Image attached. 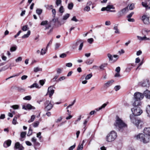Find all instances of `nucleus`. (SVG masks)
<instances>
[{
	"instance_id": "nucleus-47",
	"label": "nucleus",
	"mask_w": 150,
	"mask_h": 150,
	"mask_svg": "<svg viewBox=\"0 0 150 150\" xmlns=\"http://www.w3.org/2000/svg\"><path fill=\"white\" fill-rule=\"evenodd\" d=\"M93 62V60L88 59L86 61V63L87 64H90L92 63Z\"/></svg>"
},
{
	"instance_id": "nucleus-51",
	"label": "nucleus",
	"mask_w": 150,
	"mask_h": 150,
	"mask_svg": "<svg viewBox=\"0 0 150 150\" xmlns=\"http://www.w3.org/2000/svg\"><path fill=\"white\" fill-rule=\"evenodd\" d=\"M90 7L88 6H86L84 9V10L85 11H90Z\"/></svg>"
},
{
	"instance_id": "nucleus-25",
	"label": "nucleus",
	"mask_w": 150,
	"mask_h": 150,
	"mask_svg": "<svg viewBox=\"0 0 150 150\" xmlns=\"http://www.w3.org/2000/svg\"><path fill=\"white\" fill-rule=\"evenodd\" d=\"M26 134V132H23L21 133V138L20 139V140L21 141H23V140L22 139V138H24Z\"/></svg>"
},
{
	"instance_id": "nucleus-23",
	"label": "nucleus",
	"mask_w": 150,
	"mask_h": 150,
	"mask_svg": "<svg viewBox=\"0 0 150 150\" xmlns=\"http://www.w3.org/2000/svg\"><path fill=\"white\" fill-rule=\"evenodd\" d=\"M47 49L46 48H42L41 51L40 55H43L45 54L46 52L47 51Z\"/></svg>"
},
{
	"instance_id": "nucleus-15",
	"label": "nucleus",
	"mask_w": 150,
	"mask_h": 150,
	"mask_svg": "<svg viewBox=\"0 0 150 150\" xmlns=\"http://www.w3.org/2000/svg\"><path fill=\"white\" fill-rule=\"evenodd\" d=\"M142 86L144 87H149L150 86L149 80H144L142 83Z\"/></svg>"
},
{
	"instance_id": "nucleus-12",
	"label": "nucleus",
	"mask_w": 150,
	"mask_h": 150,
	"mask_svg": "<svg viewBox=\"0 0 150 150\" xmlns=\"http://www.w3.org/2000/svg\"><path fill=\"white\" fill-rule=\"evenodd\" d=\"M14 149H18V150H23L24 149V147L19 142H17L15 144Z\"/></svg>"
},
{
	"instance_id": "nucleus-4",
	"label": "nucleus",
	"mask_w": 150,
	"mask_h": 150,
	"mask_svg": "<svg viewBox=\"0 0 150 150\" xmlns=\"http://www.w3.org/2000/svg\"><path fill=\"white\" fill-rule=\"evenodd\" d=\"M134 96L135 100L133 103L134 105H141L140 100L143 98L144 95L141 93L137 92L134 93Z\"/></svg>"
},
{
	"instance_id": "nucleus-14",
	"label": "nucleus",
	"mask_w": 150,
	"mask_h": 150,
	"mask_svg": "<svg viewBox=\"0 0 150 150\" xmlns=\"http://www.w3.org/2000/svg\"><path fill=\"white\" fill-rule=\"evenodd\" d=\"M128 11V6L126 7L125 8L122 9L120 11L118 12V13L120 15L122 16L123 14L126 13Z\"/></svg>"
},
{
	"instance_id": "nucleus-10",
	"label": "nucleus",
	"mask_w": 150,
	"mask_h": 150,
	"mask_svg": "<svg viewBox=\"0 0 150 150\" xmlns=\"http://www.w3.org/2000/svg\"><path fill=\"white\" fill-rule=\"evenodd\" d=\"M54 90L53 89V86H50L48 87L47 94L49 95L50 98H51L54 93Z\"/></svg>"
},
{
	"instance_id": "nucleus-40",
	"label": "nucleus",
	"mask_w": 150,
	"mask_h": 150,
	"mask_svg": "<svg viewBox=\"0 0 150 150\" xmlns=\"http://www.w3.org/2000/svg\"><path fill=\"white\" fill-rule=\"evenodd\" d=\"M48 21H42L40 24L41 25H46L48 24Z\"/></svg>"
},
{
	"instance_id": "nucleus-34",
	"label": "nucleus",
	"mask_w": 150,
	"mask_h": 150,
	"mask_svg": "<svg viewBox=\"0 0 150 150\" xmlns=\"http://www.w3.org/2000/svg\"><path fill=\"white\" fill-rule=\"evenodd\" d=\"M129 6V9L130 10H133L134 8V4L133 3L131 4L129 6H128V7Z\"/></svg>"
},
{
	"instance_id": "nucleus-16",
	"label": "nucleus",
	"mask_w": 150,
	"mask_h": 150,
	"mask_svg": "<svg viewBox=\"0 0 150 150\" xmlns=\"http://www.w3.org/2000/svg\"><path fill=\"white\" fill-rule=\"evenodd\" d=\"M144 133L147 136H150V127L145 128L143 131Z\"/></svg>"
},
{
	"instance_id": "nucleus-38",
	"label": "nucleus",
	"mask_w": 150,
	"mask_h": 150,
	"mask_svg": "<svg viewBox=\"0 0 150 150\" xmlns=\"http://www.w3.org/2000/svg\"><path fill=\"white\" fill-rule=\"evenodd\" d=\"M73 7V3H69L68 4V8L70 10H71V9H72Z\"/></svg>"
},
{
	"instance_id": "nucleus-5",
	"label": "nucleus",
	"mask_w": 150,
	"mask_h": 150,
	"mask_svg": "<svg viewBox=\"0 0 150 150\" xmlns=\"http://www.w3.org/2000/svg\"><path fill=\"white\" fill-rule=\"evenodd\" d=\"M117 137L116 132L114 131H111L107 135L106 141L108 142H111L115 140Z\"/></svg>"
},
{
	"instance_id": "nucleus-59",
	"label": "nucleus",
	"mask_w": 150,
	"mask_h": 150,
	"mask_svg": "<svg viewBox=\"0 0 150 150\" xmlns=\"http://www.w3.org/2000/svg\"><path fill=\"white\" fill-rule=\"evenodd\" d=\"M28 77V76L26 75L23 76L21 77V79L22 80H24L26 79Z\"/></svg>"
},
{
	"instance_id": "nucleus-32",
	"label": "nucleus",
	"mask_w": 150,
	"mask_h": 150,
	"mask_svg": "<svg viewBox=\"0 0 150 150\" xmlns=\"http://www.w3.org/2000/svg\"><path fill=\"white\" fill-rule=\"evenodd\" d=\"M107 11H110V9H114V7L112 5H108L106 7Z\"/></svg>"
},
{
	"instance_id": "nucleus-9",
	"label": "nucleus",
	"mask_w": 150,
	"mask_h": 150,
	"mask_svg": "<svg viewBox=\"0 0 150 150\" xmlns=\"http://www.w3.org/2000/svg\"><path fill=\"white\" fill-rule=\"evenodd\" d=\"M142 19L144 24L148 25L150 24L149 17L145 15H143L142 17Z\"/></svg>"
},
{
	"instance_id": "nucleus-33",
	"label": "nucleus",
	"mask_w": 150,
	"mask_h": 150,
	"mask_svg": "<svg viewBox=\"0 0 150 150\" xmlns=\"http://www.w3.org/2000/svg\"><path fill=\"white\" fill-rule=\"evenodd\" d=\"M31 99V97L30 96H25L23 98V99L25 100H30Z\"/></svg>"
},
{
	"instance_id": "nucleus-52",
	"label": "nucleus",
	"mask_w": 150,
	"mask_h": 150,
	"mask_svg": "<svg viewBox=\"0 0 150 150\" xmlns=\"http://www.w3.org/2000/svg\"><path fill=\"white\" fill-rule=\"evenodd\" d=\"M51 27V26L50 24H48L47 25L45 26V30H47L49 29Z\"/></svg>"
},
{
	"instance_id": "nucleus-53",
	"label": "nucleus",
	"mask_w": 150,
	"mask_h": 150,
	"mask_svg": "<svg viewBox=\"0 0 150 150\" xmlns=\"http://www.w3.org/2000/svg\"><path fill=\"white\" fill-rule=\"evenodd\" d=\"M120 86L119 85L115 86L114 87V89L116 91L119 90L120 88Z\"/></svg>"
},
{
	"instance_id": "nucleus-28",
	"label": "nucleus",
	"mask_w": 150,
	"mask_h": 150,
	"mask_svg": "<svg viewBox=\"0 0 150 150\" xmlns=\"http://www.w3.org/2000/svg\"><path fill=\"white\" fill-rule=\"evenodd\" d=\"M35 87L37 88H40V87H39L38 84L37 83H34L33 85H31L29 87H30L31 88H32Z\"/></svg>"
},
{
	"instance_id": "nucleus-49",
	"label": "nucleus",
	"mask_w": 150,
	"mask_h": 150,
	"mask_svg": "<svg viewBox=\"0 0 150 150\" xmlns=\"http://www.w3.org/2000/svg\"><path fill=\"white\" fill-rule=\"evenodd\" d=\"M88 42L90 44H92L94 41V40L93 38H91L88 39Z\"/></svg>"
},
{
	"instance_id": "nucleus-29",
	"label": "nucleus",
	"mask_w": 150,
	"mask_h": 150,
	"mask_svg": "<svg viewBox=\"0 0 150 150\" xmlns=\"http://www.w3.org/2000/svg\"><path fill=\"white\" fill-rule=\"evenodd\" d=\"M29 28L28 25H25L23 26L22 28V30L23 31H25L28 30Z\"/></svg>"
},
{
	"instance_id": "nucleus-58",
	"label": "nucleus",
	"mask_w": 150,
	"mask_h": 150,
	"mask_svg": "<svg viewBox=\"0 0 150 150\" xmlns=\"http://www.w3.org/2000/svg\"><path fill=\"white\" fill-rule=\"evenodd\" d=\"M127 20L128 21L130 22H134L135 21L134 18H127Z\"/></svg>"
},
{
	"instance_id": "nucleus-24",
	"label": "nucleus",
	"mask_w": 150,
	"mask_h": 150,
	"mask_svg": "<svg viewBox=\"0 0 150 150\" xmlns=\"http://www.w3.org/2000/svg\"><path fill=\"white\" fill-rule=\"evenodd\" d=\"M30 34V31L29 30L28 31L27 33L26 34H24L23 35L22 38H27L29 37V36Z\"/></svg>"
},
{
	"instance_id": "nucleus-45",
	"label": "nucleus",
	"mask_w": 150,
	"mask_h": 150,
	"mask_svg": "<svg viewBox=\"0 0 150 150\" xmlns=\"http://www.w3.org/2000/svg\"><path fill=\"white\" fill-rule=\"evenodd\" d=\"M17 119V117H15L12 121V123L14 125H16V124L17 121L16 119Z\"/></svg>"
},
{
	"instance_id": "nucleus-63",
	"label": "nucleus",
	"mask_w": 150,
	"mask_h": 150,
	"mask_svg": "<svg viewBox=\"0 0 150 150\" xmlns=\"http://www.w3.org/2000/svg\"><path fill=\"white\" fill-rule=\"evenodd\" d=\"M66 56H67V54H66L62 53L60 55V57L61 58H64V57H66Z\"/></svg>"
},
{
	"instance_id": "nucleus-57",
	"label": "nucleus",
	"mask_w": 150,
	"mask_h": 150,
	"mask_svg": "<svg viewBox=\"0 0 150 150\" xmlns=\"http://www.w3.org/2000/svg\"><path fill=\"white\" fill-rule=\"evenodd\" d=\"M134 14V12H132L129 14L127 16V18H131L133 15Z\"/></svg>"
},
{
	"instance_id": "nucleus-44",
	"label": "nucleus",
	"mask_w": 150,
	"mask_h": 150,
	"mask_svg": "<svg viewBox=\"0 0 150 150\" xmlns=\"http://www.w3.org/2000/svg\"><path fill=\"white\" fill-rule=\"evenodd\" d=\"M16 49L17 47L16 46L12 47L10 48V50L11 52H12L16 51Z\"/></svg>"
},
{
	"instance_id": "nucleus-21",
	"label": "nucleus",
	"mask_w": 150,
	"mask_h": 150,
	"mask_svg": "<svg viewBox=\"0 0 150 150\" xmlns=\"http://www.w3.org/2000/svg\"><path fill=\"white\" fill-rule=\"evenodd\" d=\"M107 103H105L99 108H96V110L97 111H98L102 109H103L105 108V107L107 106Z\"/></svg>"
},
{
	"instance_id": "nucleus-31",
	"label": "nucleus",
	"mask_w": 150,
	"mask_h": 150,
	"mask_svg": "<svg viewBox=\"0 0 150 150\" xmlns=\"http://www.w3.org/2000/svg\"><path fill=\"white\" fill-rule=\"evenodd\" d=\"M137 38L138 39L140 40H145V39L146 38V37L145 36L143 37H142L139 36H137Z\"/></svg>"
},
{
	"instance_id": "nucleus-60",
	"label": "nucleus",
	"mask_w": 150,
	"mask_h": 150,
	"mask_svg": "<svg viewBox=\"0 0 150 150\" xmlns=\"http://www.w3.org/2000/svg\"><path fill=\"white\" fill-rule=\"evenodd\" d=\"M76 146V144H75L73 145L70 146L69 148V150H72Z\"/></svg>"
},
{
	"instance_id": "nucleus-20",
	"label": "nucleus",
	"mask_w": 150,
	"mask_h": 150,
	"mask_svg": "<svg viewBox=\"0 0 150 150\" xmlns=\"http://www.w3.org/2000/svg\"><path fill=\"white\" fill-rule=\"evenodd\" d=\"M113 29L115 30L114 32L115 33L119 34L120 33V31L118 28L117 26V25H114Z\"/></svg>"
},
{
	"instance_id": "nucleus-36",
	"label": "nucleus",
	"mask_w": 150,
	"mask_h": 150,
	"mask_svg": "<svg viewBox=\"0 0 150 150\" xmlns=\"http://www.w3.org/2000/svg\"><path fill=\"white\" fill-rule=\"evenodd\" d=\"M70 14H69L67 13L65 15H64L63 17V20H66L69 16Z\"/></svg>"
},
{
	"instance_id": "nucleus-62",
	"label": "nucleus",
	"mask_w": 150,
	"mask_h": 150,
	"mask_svg": "<svg viewBox=\"0 0 150 150\" xmlns=\"http://www.w3.org/2000/svg\"><path fill=\"white\" fill-rule=\"evenodd\" d=\"M71 20L72 21H74L75 22H77L79 21L76 18V17L75 16H74L71 19Z\"/></svg>"
},
{
	"instance_id": "nucleus-50",
	"label": "nucleus",
	"mask_w": 150,
	"mask_h": 150,
	"mask_svg": "<svg viewBox=\"0 0 150 150\" xmlns=\"http://www.w3.org/2000/svg\"><path fill=\"white\" fill-rule=\"evenodd\" d=\"M42 70V69H40L38 67H35L34 69V71L35 72H37L39 71H40Z\"/></svg>"
},
{
	"instance_id": "nucleus-48",
	"label": "nucleus",
	"mask_w": 150,
	"mask_h": 150,
	"mask_svg": "<svg viewBox=\"0 0 150 150\" xmlns=\"http://www.w3.org/2000/svg\"><path fill=\"white\" fill-rule=\"evenodd\" d=\"M39 124V122L38 121H36V122H34L33 124V125L34 127H37L38 126Z\"/></svg>"
},
{
	"instance_id": "nucleus-8",
	"label": "nucleus",
	"mask_w": 150,
	"mask_h": 150,
	"mask_svg": "<svg viewBox=\"0 0 150 150\" xmlns=\"http://www.w3.org/2000/svg\"><path fill=\"white\" fill-rule=\"evenodd\" d=\"M44 105L45 110L47 111H49L52 108L54 104L51 100L50 101L47 100L45 103Z\"/></svg>"
},
{
	"instance_id": "nucleus-26",
	"label": "nucleus",
	"mask_w": 150,
	"mask_h": 150,
	"mask_svg": "<svg viewBox=\"0 0 150 150\" xmlns=\"http://www.w3.org/2000/svg\"><path fill=\"white\" fill-rule=\"evenodd\" d=\"M146 111L148 115V116H150V105H148L147 106L146 108Z\"/></svg>"
},
{
	"instance_id": "nucleus-7",
	"label": "nucleus",
	"mask_w": 150,
	"mask_h": 150,
	"mask_svg": "<svg viewBox=\"0 0 150 150\" xmlns=\"http://www.w3.org/2000/svg\"><path fill=\"white\" fill-rule=\"evenodd\" d=\"M83 40L81 39H79L76 42L73 43V46L74 47V48H75L79 45L78 50L79 51H81L82 50L83 46Z\"/></svg>"
},
{
	"instance_id": "nucleus-13",
	"label": "nucleus",
	"mask_w": 150,
	"mask_h": 150,
	"mask_svg": "<svg viewBox=\"0 0 150 150\" xmlns=\"http://www.w3.org/2000/svg\"><path fill=\"white\" fill-rule=\"evenodd\" d=\"M11 143V140L8 139L4 142L3 146L5 148H7L10 146Z\"/></svg>"
},
{
	"instance_id": "nucleus-56",
	"label": "nucleus",
	"mask_w": 150,
	"mask_h": 150,
	"mask_svg": "<svg viewBox=\"0 0 150 150\" xmlns=\"http://www.w3.org/2000/svg\"><path fill=\"white\" fill-rule=\"evenodd\" d=\"M41 132H39L37 134V137H38L39 139H40L42 137L41 136Z\"/></svg>"
},
{
	"instance_id": "nucleus-54",
	"label": "nucleus",
	"mask_w": 150,
	"mask_h": 150,
	"mask_svg": "<svg viewBox=\"0 0 150 150\" xmlns=\"http://www.w3.org/2000/svg\"><path fill=\"white\" fill-rule=\"evenodd\" d=\"M12 107L14 109H18L19 105H14L12 106Z\"/></svg>"
},
{
	"instance_id": "nucleus-43",
	"label": "nucleus",
	"mask_w": 150,
	"mask_h": 150,
	"mask_svg": "<svg viewBox=\"0 0 150 150\" xmlns=\"http://www.w3.org/2000/svg\"><path fill=\"white\" fill-rule=\"evenodd\" d=\"M59 11L61 13H63L64 12V8L63 6H61L59 9Z\"/></svg>"
},
{
	"instance_id": "nucleus-18",
	"label": "nucleus",
	"mask_w": 150,
	"mask_h": 150,
	"mask_svg": "<svg viewBox=\"0 0 150 150\" xmlns=\"http://www.w3.org/2000/svg\"><path fill=\"white\" fill-rule=\"evenodd\" d=\"M143 95L147 98L150 99V91L146 90L144 92Z\"/></svg>"
},
{
	"instance_id": "nucleus-30",
	"label": "nucleus",
	"mask_w": 150,
	"mask_h": 150,
	"mask_svg": "<svg viewBox=\"0 0 150 150\" xmlns=\"http://www.w3.org/2000/svg\"><path fill=\"white\" fill-rule=\"evenodd\" d=\"M55 4L57 6L61 5L62 4L61 0H56L55 1Z\"/></svg>"
},
{
	"instance_id": "nucleus-42",
	"label": "nucleus",
	"mask_w": 150,
	"mask_h": 150,
	"mask_svg": "<svg viewBox=\"0 0 150 150\" xmlns=\"http://www.w3.org/2000/svg\"><path fill=\"white\" fill-rule=\"evenodd\" d=\"M83 146L80 144H79L78 146L77 150H82L83 149Z\"/></svg>"
},
{
	"instance_id": "nucleus-61",
	"label": "nucleus",
	"mask_w": 150,
	"mask_h": 150,
	"mask_svg": "<svg viewBox=\"0 0 150 150\" xmlns=\"http://www.w3.org/2000/svg\"><path fill=\"white\" fill-rule=\"evenodd\" d=\"M60 45V44L59 43H57L55 44V49L56 50L59 47Z\"/></svg>"
},
{
	"instance_id": "nucleus-19",
	"label": "nucleus",
	"mask_w": 150,
	"mask_h": 150,
	"mask_svg": "<svg viewBox=\"0 0 150 150\" xmlns=\"http://www.w3.org/2000/svg\"><path fill=\"white\" fill-rule=\"evenodd\" d=\"M107 56L109 58V60L110 61H112L113 60V57L114 58H116L118 57V56L116 55H114L112 56V55L110 53L108 54Z\"/></svg>"
},
{
	"instance_id": "nucleus-17",
	"label": "nucleus",
	"mask_w": 150,
	"mask_h": 150,
	"mask_svg": "<svg viewBox=\"0 0 150 150\" xmlns=\"http://www.w3.org/2000/svg\"><path fill=\"white\" fill-rule=\"evenodd\" d=\"M114 82V81L113 80L108 81L104 84V87L106 88H107L109 87L112 85Z\"/></svg>"
},
{
	"instance_id": "nucleus-11",
	"label": "nucleus",
	"mask_w": 150,
	"mask_h": 150,
	"mask_svg": "<svg viewBox=\"0 0 150 150\" xmlns=\"http://www.w3.org/2000/svg\"><path fill=\"white\" fill-rule=\"evenodd\" d=\"M22 108L25 110H34L35 109L34 107L32 106L30 104H28L26 105H23Z\"/></svg>"
},
{
	"instance_id": "nucleus-3",
	"label": "nucleus",
	"mask_w": 150,
	"mask_h": 150,
	"mask_svg": "<svg viewBox=\"0 0 150 150\" xmlns=\"http://www.w3.org/2000/svg\"><path fill=\"white\" fill-rule=\"evenodd\" d=\"M135 137L137 139L144 143L149 142L150 140V137H149L143 133L139 134L136 135Z\"/></svg>"
},
{
	"instance_id": "nucleus-22",
	"label": "nucleus",
	"mask_w": 150,
	"mask_h": 150,
	"mask_svg": "<svg viewBox=\"0 0 150 150\" xmlns=\"http://www.w3.org/2000/svg\"><path fill=\"white\" fill-rule=\"evenodd\" d=\"M142 6L146 8V9H150V6H148L147 3L145 2H142Z\"/></svg>"
},
{
	"instance_id": "nucleus-39",
	"label": "nucleus",
	"mask_w": 150,
	"mask_h": 150,
	"mask_svg": "<svg viewBox=\"0 0 150 150\" xmlns=\"http://www.w3.org/2000/svg\"><path fill=\"white\" fill-rule=\"evenodd\" d=\"M36 12L38 15H40L42 13V10L40 9H37L36 10Z\"/></svg>"
},
{
	"instance_id": "nucleus-37",
	"label": "nucleus",
	"mask_w": 150,
	"mask_h": 150,
	"mask_svg": "<svg viewBox=\"0 0 150 150\" xmlns=\"http://www.w3.org/2000/svg\"><path fill=\"white\" fill-rule=\"evenodd\" d=\"M35 118V116L34 115H32L31 117V119L28 121V122H32L34 120Z\"/></svg>"
},
{
	"instance_id": "nucleus-55",
	"label": "nucleus",
	"mask_w": 150,
	"mask_h": 150,
	"mask_svg": "<svg viewBox=\"0 0 150 150\" xmlns=\"http://www.w3.org/2000/svg\"><path fill=\"white\" fill-rule=\"evenodd\" d=\"M22 60V58L21 57H18L17 59H16V62L21 61Z\"/></svg>"
},
{
	"instance_id": "nucleus-64",
	"label": "nucleus",
	"mask_w": 150,
	"mask_h": 150,
	"mask_svg": "<svg viewBox=\"0 0 150 150\" xmlns=\"http://www.w3.org/2000/svg\"><path fill=\"white\" fill-rule=\"evenodd\" d=\"M142 54V51L139 50L137 52L136 54L137 56H139Z\"/></svg>"
},
{
	"instance_id": "nucleus-46",
	"label": "nucleus",
	"mask_w": 150,
	"mask_h": 150,
	"mask_svg": "<svg viewBox=\"0 0 150 150\" xmlns=\"http://www.w3.org/2000/svg\"><path fill=\"white\" fill-rule=\"evenodd\" d=\"M66 79V77L64 76H62L61 77L58 79L57 81H61L62 80H63L65 79Z\"/></svg>"
},
{
	"instance_id": "nucleus-2",
	"label": "nucleus",
	"mask_w": 150,
	"mask_h": 150,
	"mask_svg": "<svg viewBox=\"0 0 150 150\" xmlns=\"http://www.w3.org/2000/svg\"><path fill=\"white\" fill-rule=\"evenodd\" d=\"M131 121L136 125L138 129H141L143 127L144 123L140 119H137L133 115L129 116Z\"/></svg>"
},
{
	"instance_id": "nucleus-35",
	"label": "nucleus",
	"mask_w": 150,
	"mask_h": 150,
	"mask_svg": "<svg viewBox=\"0 0 150 150\" xmlns=\"http://www.w3.org/2000/svg\"><path fill=\"white\" fill-rule=\"evenodd\" d=\"M32 133V130L31 129V128L30 127L29 128V131L28 133L27 134V135L28 136H30Z\"/></svg>"
},
{
	"instance_id": "nucleus-1",
	"label": "nucleus",
	"mask_w": 150,
	"mask_h": 150,
	"mask_svg": "<svg viewBox=\"0 0 150 150\" xmlns=\"http://www.w3.org/2000/svg\"><path fill=\"white\" fill-rule=\"evenodd\" d=\"M114 125L119 131H122L125 128L127 127V125L118 116H117Z\"/></svg>"
},
{
	"instance_id": "nucleus-27",
	"label": "nucleus",
	"mask_w": 150,
	"mask_h": 150,
	"mask_svg": "<svg viewBox=\"0 0 150 150\" xmlns=\"http://www.w3.org/2000/svg\"><path fill=\"white\" fill-rule=\"evenodd\" d=\"M107 64L104 63L102 64L99 67L100 69L101 70H103L104 69V68L107 66Z\"/></svg>"
},
{
	"instance_id": "nucleus-6",
	"label": "nucleus",
	"mask_w": 150,
	"mask_h": 150,
	"mask_svg": "<svg viewBox=\"0 0 150 150\" xmlns=\"http://www.w3.org/2000/svg\"><path fill=\"white\" fill-rule=\"evenodd\" d=\"M140 105H134V107L131 108V110L132 112V114L135 117V116H138L140 115L142 113V111L139 107Z\"/></svg>"
},
{
	"instance_id": "nucleus-41",
	"label": "nucleus",
	"mask_w": 150,
	"mask_h": 150,
	"mask_svg": "<svg viewBox=\"0 0 150 150\" xmlns=\"http://www.w3.org/2000/svg\"><path fill=\"white\" fill-rule=\"evenodd\" d=\"M92 76V74H91L87 75L85 79L86 80H88L90 79Z\"/></svg>"
}]
</instances>
